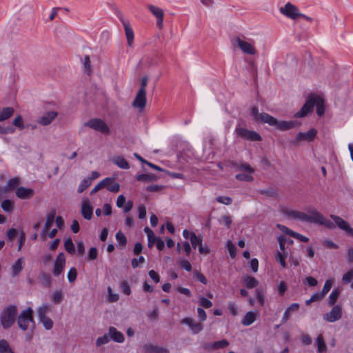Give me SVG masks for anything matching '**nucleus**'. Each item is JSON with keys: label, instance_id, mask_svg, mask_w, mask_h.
<instances>
[{"label": "nucleus", "instance_id": "13", "mask_svg": "<svg viewBox=\"0 0 353 353\" xmlns=\"http://www.w3.org/2000/svg\"><path fill=\"white\" fill-rule=\"evenodd\" d=\"M330 218L334 222L336 225L341 230L345 231L348 235L353 237V228L350 224L340 216L336 215H331Z\"/></svg>", "mask_w": 353, "mask_h": 353}, {"label": "nucleus", "instance_id": "32", "mask_svg": "<svg viewBox=\"0 0 353 353\" xmlns=\"http://www.w3.org/2000/svg\"><path fill=\"white\" fill-rule=\"evenodd\" d=\"M14 114V109L11 107H6L0 110V121H3L10 117H11Z\"/></svg>", "mask_w": 353, "mask_h": 353}, {"label": "nucleus", "instance_id": "7", "mask_svg": "<svg viewBox=\"0 0 353 353\" xmlns=\"http://www.w3.org/2000/svg\"><path fill=\"white\" fill-rule=\"evenodd\" d=\"M281 211L283 214L290 219L298 220L301 222L307 223L308 212L305 213L303 212L288 208H283Z\"/></svg>", "mask_w": 353, "mask_h": 353}, {"label": "nucleus", "instance_id": "50", "mask_svg": "<svg viewBox=\"0 0 353 353\" xmlns=\"http://www.w3.org/2000/svg\"><path fill=\"white\" fill-rule=\"evenodd\" d=\"M334 281L333 279H328L325 282V284L323 285V288L322 289V291L321 292L322 295L324 296L326 295V294L330 290V289L332 287Z\"/></svg>", "mask_w": 353, "mask_h": 353}, {"label": "nucleus", "instance_id": "53", "mask_svg": "<svg viewBox=\"0 0 353 353\" xmlns=\"http://www.w3.org/2000/svg\"><path fill=\"white\" fill-rule=\"evenodd\" d=\"M236 178L240 181H252L253 180V177L252 174L248 173H241L236 175Z\"/></svg>", "mask_w": 353, "mask_h": 353}, {"label": "nucleus", "instance_id": "59", "mask_svg": "<svg viewBox=\"0 0 353 353\" xmlns=\"http://www.w3.org/2000/svg\"><path fill=\"white\" fill-rule=\"evenodd\" d=\"M179 264L181 267L185 269L186 271L190 272L192 270V265L188 260L181 259L179 261Z\"/></svg>", "mask_w": 353, "mask_h": 353}, {"label": "nucleus", "instance_id": "29", "mask_svg": "<svg viewBox=\"0 0 353 353\" xmlns=\"http://www.w3.org/2000/svg\"><path fill=\"white\" fill-rule=\"evenodd\" d=\"M143 350L147 353H168V350L153 344H146L143 346Z\"/></svg>", "mask_w": 353, "mask_h": 353}, {"label": "nucleus", "instance_id": "55", "mask_svg": "<svg viewBox=\"0 0 353 353\" xmlns=\"http://www.w3.org/2000/svg\"><path fill=\"white\" fill-rule=\"evenodd\" d=\"M13 125L20 130L24 128L23 120L21 115L17 116L13 120Z\"/></svg>", "mask_w": 353, "mask_h": 353}, {"label": "nucleus", "instance_id": "17", "mask_svg": "<svg viewBox=\"0 0 353 353\" xmlns=\"http://www.w3.org/2000/svg\"><path fill=\"white\" fill-rule=\"evenodd\" d=\"M314 107L313 95L309 97L307 101L303 105L301 109L294 114V117L302 118L305 117L310 112L312 111Z\"/></svg>", "mask_w": 353, "mask_h": 353}, {"label": "nucleus", "instance_id": "5", "mask_svg": "<svg viewBox=\"0 0 353 353\" xmlns=\"http://www.w3.org/2000/svg\"><path fill=\"white\" fill-rule=\"evenodd\" d=\"M266 118V123L271 126H274L276 129L284 131L288 130L294 128L297 125L296 121H279L276 118L272 116H265Z\"/></svg>", "mask_w": 353, "mask_h": 353}, {"label": "nucleus", "instance_id": "18", "mask_svg": "<svg viewBox=\"0 0 353 353\" xmlns=\"http://www.w3.org/2000/svg\"><path fill=\"white\" fill-rule=\"evenodd\" d=\"M57 115L58 113L56 111H49L39 117L37 122L43 126L48 125L56 119Z\"/></svg>", "mask_w": 353, "mask_h": 353}, {"label": "nucleus", "instance_id": "33", "mask_svg": "<svg viewBox=\"0 0 353 353\" xmlns=\"http://www.w3.org/2000/svg\"><path fill=\"white\" fill-rule=\"evenodd\" d=\"M158 177L153 174H141L137 176V179L140 181H157Z\"/></svg>", "mask_w": 353, "mask_h": 353}, {"label": "nucleus", "instance_id": "9", "mask_svg": "<svg viewBox=\"0 0 353 353\" xmlns=\"http://www.w3.org/2000/svg\"><path fill=\"white\" fill-rule=\"evenodd\" d=\"M280 12L283 15L292 19H296L302 14L299 12V9L290 3H287L283 7L280 8Z\"/></svg>", "mask_w": 353, "mask_h": 353}, {"label": "nucleus", "instance_id": "31", "mask_svg": "<svg viewBox=\"0 0 353 353\" xmlns=\"http://www.w3.org/2000/svg\"><path fill=\"white\" fill-rule=\"evenodd\" d=\"M243 281L245 285L249 289L256 288L259 285V281L254 277L248 275L243 276Z\"/></svg>", "mask_w": 353, "mask_h": 353}, {"label": "nucleus", "instance_id": "23", "mask_svg": "<svg viewBox=\"0 0 353 353\" xmlns=\"http://www.w3.org/2000/svg\"><path fill=\"white\" fill-rule=\"evenodd\" d=\"M104 182V188L112 192H117L120 190V185L115 181V180L110 177H107L103 179Z\"/></svg>", "mask_w": 353, "mask_h": 353}, {"label": "nucleus", "instance_id": "43", "mask_svg": "<svg viewBox=\"0 0 353 353\" xmlns=\"http://www.w3.org/2000/svg\"><path fill=\"white\" fill-rule=\"evenodd\" d=\"M107 290H108V298L107 299H108V301L110 303L117 302L119 299V294L117 293H114L112 292L111 287H110V286L108 287Z\"/></svg>", "mask_w": 353, "mask_h": 353}, {"label": "nucleus", "instance_id": "6", "mask_svg": "<svg viewBox=\"0 0 353 353\" xmlns=\"http://www.w3.org/2000/svg\"><path fill=\"white\" fill-rule=\"evenodd\" d=\"M85 125L105 134L110 133L108 125L101 119H92L85 123Z\"/></svg>", "mask_w": 353, "mask_h": 353}, {"label": "nucleus", "instance_id": "45", "mask_svg": "<svg viewBox=\"0 0 353 353\" xmlns=\"http://www.w3.org/2000/svg\"><path fill=\"white\" fill-rule=\"evenodd\" d=\"M64 248L70 254H74L75 252L74 245L70 239H68L64 242Z\"/></svg>", "mask_w": 353, "mask_h": 353}, {"label": "nucleus", "instance_id": "15", "mask_svg": "<svg viewBox=\"0 0 353 353\" xmlns=\"http://www.w3.org/2000/svg\"><path fill=\"white\" fill-rule=\"evenodd\" d=\"M148 10L157 19V26L159 28H162L163 26V19H164V11L161 8L149 5L148 6Z\"/></svg>", "mask_w": 353, "mask_h": 353}, {"label": "nucleus", "instance_id": "20", "mask_svg": "<svg viewBox=\"0 0 353 353\" xmlns=\"http://www.w3.org/2000/svg\"><path fill=\"white\" fill-rule=\"evenodd\" d=\"M55 216H56L55 210H52L48 214V215L46 216L45 225L41 232V235L43 238H46L48 231L49 230V229L51 228V226L52 225V224L54 223Z\"/></svg>", "mask_w": 353, "mask_h": 353}, {"label": "nucleus", "instance_id": "27", "mask_svg": "<svg viewBox=\"0 0 353 353\" xmlns=\"http://www.w3.org/2000/svg\"><path fill=\"white\" fill-rule=\"evenodd\" d=\"M251 115L253 117V119L259 123H266L265 117V116H270L268 113L262 112L259 113L258 111V108L256 107H253L251 110Z\"/></svg>", "mask_w": 353, "mask_h": 353}, {"label": "nucleus", "instance_id": "26", "mask_svg": "<svg viewBox=\"0 0 353 353\" xmlns=\"http://www.w3.org/2000/svg\"><path fill=\"white\" fill-rule=\"evenodd\" d=\"M258 315L259 312L257 311H250L247 312L242 319V324L245 326L250 325L255 321Z\"/></svg>", "mask_w": 353, "mask_h": 353}, {"label": "nucleus", "instance_id": "19", "mask_svg": "<svg viewBox=\"0 0 353 353\" xmlns=\"http://www.w3.org/2000/svg\"><path fill=\"white\" fill-rule=\"evenodd\" d=\"M316 134L317 131L314 128H312L306 132H299L295 137V141L296 142L302 141H312Z\"/></svg>", "mask_w": 353, "mask_h": 353}, {"label": "nucleus", "instance_id": "4", "mask_svg": "<svg viewBox=\"0 0 353 353\" xmlns=\"http://www.w3.org/2000/svg\"><path fill=\"white\" fill-rule=\"evenodd\" d=\"M34 323L33 310L31 307H27L22 310L17 318V323L20 329L26 331L30 325Z\"/></svg>", "mask_w": 353, "mask_h": 353}, {"label": "nucleus", "instance_id": "48", "mask_svg": "<svg viewBox=\"0 0 353 353\" xmlns=\"http://www.w3.org/2000/svg\"><path fill=\"white\" fill-rule=\"evenodd\" d=\"M77 276V269L74 267L71 268L67 274V278H68V281L70 283H73L76 280Z\"/></svg>", "mask_w": 353, "mask_h": 353}, {"label": "nucleus", "instance_id": "52", "mask_svg": "<svg viewBox=\"0 0 353 353\" xmlns=\"http://www.w3.org/2000/svg\"><path fill=\"white\" fill-rule=\"evenodd\" d=\"M255 296L260 305H263L265 303V295L263 290L256 289L255 290Z\"/></svg>", "mask_w": 353, "mask_h": 353}, {"label": "nucleus", "instance_id": "22", "mask_svg": "<svg viewBox=\"0 0 353 353\" xmlns=\"http://www.w3.org/2000/svg\"><path fill=\"white\" fill-rule=\"evenodd\" d=\"M25 266V259L19 258L11 266V275L12 277L17 276Z\"/></svg>", "mask_w": 353, "mask_h": 353}, {"label": "nucleus", "instance_id": "54", "mask_svg": "<svg viewBox=\"0 0 353 353\" xmlns=\"http://www.w3.org/2000/svg\"><path fill=\"white\" fill-rule=\"evenodd\" d=\"M194 278L201 283L206 285L208 283V280L205 276L200 272L195 271L194 272Z\"/></svg>", "mask_w": 353, "mask_h": 353}, {"label": "nucleus", "instance_id": "35", "mask_svg": "<svg viewBox=\"0 0 353 353\" xmlns=\"http://www.w3.org/2000/svg\"><path fill=\"white\" fill-rule=\"evenodd\" d=\"M341 290L339 288L334 289L329 296L328 304L330 306H332L336 302L340 294Z\"/></svg>", "mask_w": 353, "mask_h": 353}, {"label": "nucleus", "instance_id": "38", "mask_svg": "<svg viewBox=\"0 0 353 353\" xmlns=\"http://www.w3.org/2000/svg\"><path fill=\"white\" fill-rule=\"evenodd\" d=\"M287 253L280 252H278L275 255L276 261L279 262L283 268H286L287 266V263L285 262V259L287 258Z\"/></svg>", "mask_w": 353, "mask_h": 353}, {"label": "nucleus", "instance_id": "51", "mask_svg": "<svg viewBox=\"0 0 353 353\" xmlns=\"http://www.w3.org/2000/svg\"><path fill=\"white\" fill-rule=\"evenodd\" d=\"M352 280H353V269H350L343 275L342 281L343 283H349Z\"/></svg>", "mask_w": 353, "mask_h": 353}, {"label": "nucleus", "instance_id": "58", "mask_svg": "<svg viewBox=\"0 0 353 353\" xmlns=\"http://www.w3.org/2000/svg\"><path fill=\"white\" fill-rule=\"evenodd\" d=\"M276 227L278 229H279L281 232H283V233H285L293 237L295 232H294L293 230L289 229L288 228H287L286 226L283 225H281V224H277L276 225Z\"/></svg>", "mask_w": 353, "mask_h": 353}, {"label": "nucleus", "instance_id": "2", "mask_svg": "<svg viewBox=\"0 0 353 353\" xmlns=\"http://www.w3.org/2000/svg\"><path fill=\"white\" fill-rule=\"evenodd\" d=\"M307 223L324 225L329 229L334 228L336 225L316 210H308Z\"/></svg>", "mask_w": 353, "mask_h": 353}, {"label": "nucleus", "instance_id": "41", "mask_svg": "<svg viewBox=\"0 0 353 353\" xmlns=\"http://www.w3.org/2000/svg\"><path fill=\"white\" fill-rule=\"evenodd\" d=\"M190 242L193 248H196L197 246L202 243V239L195 234V233L192 232L190 234Z\"/></svg>", "mask_w": 353, "mask_h": 353}, {"label": "nucleus", "instance_id": "37", "mask_svg": "<svg viewBox=\"0 0 353 353\" xmlns=\"http://www.w3.org/2000/svg\"><path fill=\"white\" fill-rule=\"evenodd\" d=\"M316 343L318 346V352L319 353H323L325 352L327 347L324 341L323 336L322 334H319L316 338Z\"/></svg>", "mask_w": 353, "mask_h": 353}, {"label": "nucleus", "instance_id": "40", "mask_svg": "<svg viewBox=\"0 0 353 353\" xmlns=\"http://www.w3.org/2000/svg\"><path fill=\"white\" fill-rule=\"evenodd\" d=\"M46 330H51L53 327V321L48 316H43L39 319Z\"/></svg>", "mask_w": 353, "mask_h": 353}, {"label": "nucleus", "instance_id": "8", "mask_svg": "<svg viewBox=\"0 0 353 353\" xmlns=\"http://www.w3.org/2000/svg\"><path fill=\"white\" fill-rule=\"evenodd\" d=\"M236 134L244 139L250 141H261V137L257 132L248 130L242 127H236L235 129Z\"/></svg>", "mask_w": 353, "mask_h": 353}, {"label": "nucleus", "instance_id": "64", "mask_svg": "<svg viewBox=\"0 0 353 353\" xmlns=\"http://www.w3.org/2000/svg\"><path fill=\"white\" fill-rule=\"evenodd\" d=\"M228 310L232 315H233V316L237 315L238 307H237V305L234 303H233V302L229 303Z\"/></svg>", "mask_w": 353, "mask_h": 353}, {"label": "nucleus", "instance_id": "44", "mask_svg": "<svg viewBox=\"0 0 353 353\" xmlns=\"http://www.w3.org/2000/svg\"><path fill=\"white\" fill-rule=\"evenodd\" d=\"M110 341V338L108 332L105 333L102 336L99 337L96 341V345L98 347H101L103 345L108 343Z\"/></svg>", "mask_w": 353, "mask_h": 353}, {"label": "nucleus", "instance_id": "49", "mask_svg": "<svg viewBox=\"0 0 353 353\" xmlns=\"http://www.w3.org/2000/svg\"><path fill=\"white\" fill-rule=\"evenodd\" d=\"M227 249L231 258H234L236 254V247L231 241H228L226 244Z\"/></svg>", "mask_w": 353, "mask_h": 353}, {"label": "nucleus", "instance_id": "42", "mask_svg": "<svg viewBox=\"0 0 353 353\" xmlns=\"http://www.w3.org/2000/svg\"><path fill=\"white\" fill-rule=\"evenodd\" d=\"M92 183V179H84L78 187V192L81 193L85 190H86L88 187L90 186Z\"/></svg>", "mask_w": 353, "mask_h": 353}, {"label": "nucleus", "instance_id": "39", "mask_svg": "<svg viewBox=\"0 0 353 353\" xmlns=\"http://www.w3.org/2000/svg\"><path fill=\"white\" fill-rule=\"evenodd\" d=\"M229 345V342L223 339L221 341L214 342L209 345V347L213 350L219 349V348H223L227 347Z\"/></svg>", "mask_w": 353, "mask_h": 353}, {"label": "nucleus", "instance_id": "60", "mask_svg": "<svg viewBox=\"0 0 353 353\" xmlns=\"http://www.w3.org/2000/svg\"><path fill=\"white\" fill-rule=\"evenodd\" d=\"M323 245L329 249H338L339 246L330 239H327L323 242Z\"/></svg>", "mask_w": 353, "mask_h": 353}, {"label": "nucleus", "instance_id": "16", "mask_svg": "<svg viewBox=\"0 0 353 353\" xmlns=\"http://www.w3.org/2000/svg\"><path fill=\"white\" fill-rule=\"evenodd\" d=\"M65 265V258L63 253H60L57 256L54 263L52 274L55 276H59L63 271Z\"/></svg>", "mask_w": 353, "mask_h": 353}, {"label": "nucleus", "instance_id": "10", "mask_svg": "<svg viewBox=\"0 0 353 353\" xmlns=\"http://www.w3.org/2000/svg\"><path fill=\"white\" fill-rule=\"evenodd\" d=\"M81 212L85 219L90 220L92 217L93 207L88 198H83L81 201Z\"/></svg>", "mask_w": 353, "mask_h": 353}, {"label": "nucleus", "instance_id": "46", "mask_svg": "<svg viewBox=\"0 0 353 353\" xmlns=\"http://www.w3.org/2000/svg\"><path fill=\"white\" fill-rule=\"evenodd\" d=\"M199 304L205 308H210L212 306V302L203 296L199 298Z\"/></svg>", "mask_w": 353, "mask_h": 353}, {"label": "nucleus", "instance_id": "11", "mask_svg": "<svg viewBox=\"0 0 353 353\" xmlns=\"http://www.w3.org/2000/svg\"><path fill=\"white\" fill-rule=\"evenodd\" d=\"M181 323L186 325L194 334L199 333L203 330L202 324L191 317L183 319Z\"/></svg>", "mask_w": 353, "mask_h": 353}, {"label": "nucleus", "instance_id": "61", "mask_svg": "<svg viewBox=\"0 0 353 353\" xmlns=\"http://www.w3.org/2000/svg\"><path fill=\"white\" fill-rule=\"evenodd\" d=\"M121 288L122 289V291L124 294L126 295H130L131 293V288L130 285L128 284V281H123L121 283Z\"/></svg>", "mask_w": 353, "mask_h": 353}, {"label": "nucleus", "instance_id": "25", "mask_svg": "<svg viewBox=\"0 0 353 353\" xmlns=\"http://www.w3.org/2000/svg\"><path fill=\"white\" fill-rule=\"evenodd\" d=\"M16 195L21 199H28L33 196L34 191L31 188L19 187L16 190Z\"/></svg>", "mask_w": 353, "mask_h": 353}, {"label": "nucleus", "instance_id": "14", "mask_svg": "<svg viewBox=\"0 0 353 353\" xmlns=\"http://www.w3.org/2000/svg\"><path fill=\"white\" fill-rule=\"evenodd\" d=\"M146 105V91L139 89L135 99L132 102V106L142 111Z\"/></svg>", "mask_w": 353, "mask_h": 353}, {"label": "nucleus", "instance_id": "1", "mask_svg": "<svg viewBox=\"0 0 353 353\" xmlns=\"http://www.w3.org/2000/svg\"><path fill=\"white\" fill-rule=\"evenodd\" d=\"M17 314V308L15 305H9L3 310L0 314V320L4 329H8L13 325Z\"/></svg>", "mask_w": 353, "mask_h": 353}, {"label": "nucleus", "instance_id": "28", "mask_svg": "<svg viewBox=\"0 0 353 353\" xmlns=\"http://www.w3.org/2000/svg\"><path fill=\"white\" fill-rule=\"evenodd\" d=\"M314 105L316 106V113L319 116H322L324 114V100L319 96L313 95Z\"/></svg>", "mask_w": 353, "mask_h": 353}, {"label": "nucleus", "instance_id": "34", "mask_svg": "<svg viewBox=\"0 0 353 353\" xmlns=\"http://www.w3.org/2000/svg\"><path fill=\"white\" fill-rule=\"evenodd\" d=\"M51 310L50 307L48 304H42L41 306L37 308V312L38 314V317L42 318L43 316H47L46 314L50 312Z\"/></svg>", "mask_w": 353, "mask_h": 353}, {"label": "nucleus", "instance_id": "57", "mask_svg": "<svg viewBox=\"0 0 353 353\" xmlns=\"http://www.w3.org/2000/svg\"><path fill=\"white\" fill-rule=\"evenodd\" d=\"M216 200L220 203H222V204H224V205H230L232 203V199L229 196H219L216 198Z\"/></svg>", "mask_w": 353, "mask_h": 353}, {"label": "nucleus", "instance_id": "30", "mask_svg": "<svg viewBox=\"0 0 353 353\" xmlns=\"http://www.w3.org/2000/svg\"><path fill=\"white\" fill-rule=\"evenodd\" d=\"M113 163L117 165L119 168L127 170L130 168V165L125 158L122 156H116L112 159Z\"/></svg>", "mask_w": 353, "mask_h": 353}, {"label": "nucleus", "instance_id": "36", "mask_svg": "<svg viewBox=\"0 0 353 353\" xmlns=\"http://www.w3.org/2000/svg\"><path fill=\"white\" fill-rule=\"evenodd\" d=\"M0 353H14L8 342L4 339L0 340Z\"/></svg>", "mask_w": 353, "mask_h": 353}, {"label": "nucleus", "instance_id": "3", "mask_svg": "<svg viewBox=\"0 0 353 353\" xmlns=\"http://www.w3.org/2000/svg\"><path fill=\"white\" fill-rule=\"evenodd\" d=\"M232 43L234 47L239 48L247 54L254 55L257 52L254 41H248L237 37L232 40Z\"/></svg>", "mask_w": 353, "mask_h": 353}, {"label": "nucleus", "instance_id": "24", "mask_svg": "<svg viewBox=\"0 0 353 353\" xmlns=\"http://www.w3.org/2000/svg\"><path fill=\"white\" fill-rule=\"evenodd\" d=\"M108 334L110 339L117 343H123L125 340L124 335L122 332L118 331L115 327H110L108 330Z\"/></svg>", "mask_w": 353, "mask_h": 353}, {"label": "nucleus", "instance_id": "62", "mask_svg": "<svg viewBox=\"0 0 353 353\" xmlns=\"http://www.w3.org/2000/svg\"><path fill=\"white\" fill-rule=\"evenodd\" d=\"M139 210V218L143 219L146 217V208L143 204H141L138 207Z\"/></svg>", "mask_w": 353, "mask_h": 353}, {"label": "nucleus", "instance_id": "21", "mask_svg": "<svg viewBox=\"0 0 353 353\" xmlns=\"http://www.w3.org/2000/svg\"><path fill=\"white\" fill-rule=\"evenodd\" d=\"M122 23L124 28L127 43L128 46H132L134 41V31L128 21L122 20Z\"/></svg>", "mask_w": 353, "mask_h": 353}, {"label": "nucleus", "instance_id": "47", "mask_svg": "<svg viewBox=\"0 0 353 353\" xmlns=\"http://www.w3.org/2000/svg\"><path fill=\"white\" fill-rule=\"evenodd\" d=\"M1 208L6 212H10L13 209V202L9 199H6L2 201Z\"/></svg>", "mask_w": 353, "mask_h": 353}, {"label": "nucleus", "instance_id": "12", "mask_svg": "<svg viewBox=\"0 0 353 353\" xmlns=\"http://www.w3.org/2000/svg\"><path fill=\"white\" fill-rule=\"evenodd\" d=\"M342 316V307L340 305H335L330 312L323 315V319L327 322L333 323L339 321Z\"/></svg>", "mask_w": 353, "mask_h": 353}, {"label": "nucleus", "instance_id": "63", "mask_svg": "<svg viewBox=\"0 0 353 353\" xmlns=\"http://www.w3.org/2000/svg\"><path fill=\"white\" fill-rule=\"evenodd\" d=\"M52 301L55 303H61L63 300V294L59 291H56L52 294Z\"/></svg>", "mask_w": 353, "mask_h": 353}, {"label": "nucleus", "instance_id": "56", "mask_svg": "<svg viewBox=\"0 0 353 353\" xmlns=\"http://www.w3.org/2000/svg\"><path fill=\"white\" fill-rule=\"evenodd\" d=\"M117 241L122 245H125L126 244V238L123 232L119 231L117 232L115 235Z\"/></svg>", "mask_w": 353, "mask_h": 353}]
</instances>
